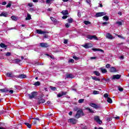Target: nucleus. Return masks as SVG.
Wrapping results in <instances>:
<instances>
[{
	"instance_id": "79ce46f5",
	"label": "nucleus",
	"mask_w": 129,
	"mask_h": 129,
	"mask_svg": "<svg viewBox=\"0 0 129 129\" xmlns=\"http://www.w3.org/2000/svg\"><path fill=\"white\" fill-rule=\"evenodd\" d=\"M50 89L51 90H53V91H55V90H56V87H52V86H51V87H50Z\"/></svg>"
},
{
	"instance_id": "bb28decb",
	"label": "nucleus",
	"mask_w": 129,
	"mask_h": 129,
	"mask_svg": "<svg viewBox=\"0 0 129 129\" xmlns=\"http://www.w3.org/2000/svg\"><path fill=\"white\" fill-rule=\"evenodd\" d=\"M8 16V14L6 12H3L0 14V17H7Z\"/></svg>"
},
{
	"instance_id": "0eeeda50",
	"label": "nucleus",
	"mask_w": 129,
	"mask_h": 129,
	"mask_svg": "<svg viewBox=\"0 0 129 129\" xmlns=\"http://www.w3.org/2000/svg\"><path fill=\"white\" fill-rule=\"evenodd\" d=\"M37 34H39V35H44L45 34H47L48 33L47 31H43L41 29H37L36 30Z\"/></svg>"
},
{
	"instance_id": "393cba45",
	"label": "nucleus",
	"mask_w": 129,
	"mask_h": 129,
	"mask_svg": "<svg viewBox=\"0 0 129 129\" xmlns=\"http://www.w3.org/2000/svg\"><path fill=\"white\" fill-rule=\"evenodd\" d=\"M21 59H19V58H16L14 60H13V62L14 63H20V62H21Z\"/></svg>"
},
{
	"instance_id": "6e6552de",
	"label": "nucleus",
	"mask_w": 129,
	"mask_h": 129,
	"mask_svg": "<svg viewBox=\"0 0 129 129\" xmlns=\"http://www.w3.org/2000/svg\"><path fill=\"white\" fill-rule=\"evenodd\" d=\"M106 38H107V39H109V40H112L114 39V37H113V36H112L111 34L109 33H106Z\"/></svg>"
},
{
	"instance_id": "7c9ffc66",
	"label": "nucleus",
	"mask_w": 129,
	"mask_h": 129,
	"mask_svg": "<svg viewBox=\"0 0 129 129\" xmlns=\"http://www.w3.org/2000/svg\"><path fill=\"white\" fill-rule=\"evenodd\" d=\"M94 74L96 75V76H100V73L98 71H94Z\"/></svg>"
},
{
	"instance_id": "338daca9",
	"label": "nucleus",
	"mask_w": 129,
	"mask_h": 129,
	"mask_svg": "<svg viewBox=\"0 0 129 129\" xmlns=\"http://www.w3.org/2000/svg\"><path fill=\"white\" fill-rule=\"evenodd\" d=\"M94 129H103V128H102V127L97 128V127H95Z\"/></svg>"
},
{
	"instance_id": "bf43d9fd",
	"label": "nucleus",
	"mask_w": 129,
	"mask_h": 129,
	"mask_svg": "<svg viewBox=\"0 0 129 129\" xmlns=\"http://www.w3.org/2000/svg\"><path fill=\"white\" fill-rule=\"evenodd\" d=\"M2 6H6L7 5V2H3L2 3Z\"/></svg>"
},
{
	"instance_id": "0e129e2a",
	"label": "nucleus",
	"mask_w": 129,
	"mask_h": 129,
	"mask_svg": "<svg viewBox=\"0 0 129 129\" xmlns=\"http://www.w3.org/2000/svg\"><path fill=\"white\" fill-rule=\"evenodd\" d=\"M110 67V65L109 64H107L106 65V68H109Z\"/></svg>"
},
{
	"instance_id": "2eb2a0df",
	"label": "nucleus",
	"mask_w": 129,
	"mask_h": 129,
	"mask_svg": "<svg viewBox=\"0 0 129 129\" xmlns=\"http://www.w3.org/2000/svg\"><path fill=\"white\" fill-rule=\"evenodd\" d=\"M121 76L120 75H114L113 76L112 79H119Z\"/></svg>"
},
{
	"instance_id": "b1692460",
	"label": "nucleus",
	"mask_w": 129,
	"mask_h": 129,
	"mask_svg": "<svg viewBox=\"0 0 129 129\" xmlns=\"http://www.w3.org/2000/svg\"><path fill=\"white\" fill-rule=\"evenodd\" d=\"M77 113H78V114H79L81 115H84L83 111H82V109H80V110H78Z\"/></svg>"
},
{
	"instance_id": "f8f14e48",
	"label": "nucleus",
	"mask_w": 129,
	"mask_h": 129,
	"mask_svg": "<svg viewBox=\"0 0 129 129\" xmlns=\"http://www.w3.org/2000/svg\"><path fill=\"white\" fill-rule=\"evenodd\" d=\"M66 94H67V92H61L57 94V97H61V96H63V95H66Z\"/></svg>"
},
{
	"instance_id": "4d7b16f0",
	"label": "nucleus",
	"mask_w": 129,
	"mask_h": 129,
	"mask_svg": "<svg viewBox=\"0 0 129 129\" xmlns=\"http://www.w3.org/2000/svg\"><path fill=\"white\" fill-rule=\"evenodd\" d=\"M6 56H11V55H12V53H11V52H7L6 54Z\"/></svg>"
},
{
	"instance_id": "09e8293b",
	"label": "nucleus",
	"mask_w": 129,
	"mask_h": 129,
	"mask_svg": "<svg viewBox=\"0 0 129 129\" xmlns=\"http://www.w3.org/2000/svg\"><path fill=\"white\" fill-rule=\"evenodd\" d=\"M118 89L119 91H123V88H122L120 87H118Z\"/></svg>"
},
{
	"instance_id": "5701e85b",
	"label": "nucleus",
	"mask_w": 129,
	"mask_h": 129,
	"mask_svg": "<svg viewBox=\"0 0 129 129\" xmlns=\"http://www.w3.org/2000/svg\"><path fill=\"white\" fill-rule=\"evenodd\" d=\"M92 79H93V80H95V81H100V79L96 77H92Z\"/></svg>"
},
{
	"instance_id": "72a5a7b5",
	"label": "nucleus",
	"mask_w": 129,
	"mask_h": 129,
	"mask_svg": "<svg viewBox=\"0 0 129 129\" xmlns=\"http://www.w3.org/2000/svg\"><path fill=\"white\" fill-rule=\"evenodd\" d=\"M41 85V83H40V82L39 81H37L34 83V85L35 86H39V85Z\"/></svg>"
},
{
	"instance_id": "f704fd0d",
	"label": "nucleus",
	"mask_w": 129,
	"mask_h": 129,
	"mask_svg": "<svg viewBox=\"0 0 129 129\" xmlns=\"http://www.w3.org/2000/svg\"><path fill=\"white\" fill-rule=\"evenodd\" d=\"M73 77H74V76H73V75L71 74L67 75V78H73Z\"/></svg>"
},
{
	"instance_id": "4c0bfd02",
	"label": "nucleus",
	"mask_w": 129,
	"mask_h": 129,
	"mask_svg": "<svg viewBox=\"0 0 129 129\" xmlns=\"http://www.w3.org/2000/svg\"><path fill=\"white\" fill-rule=\"evenodd\" d=\"M79 103H83L84 102V99H81L78 101Z\"/></svg>"
},
{
	"instance_id": "c85d7f7f",
	"label": "nucleus",
	"mask_w": 129,
	"mask_h": 129,
	"mask_svg": "<svg viewBox=\"0 0 129 129\" xmlns=\"http://www.w3.org/2000/svg\"><path fill=\"white\" fill-rule=\"evenodd\" d=\"M107 101L109 103H112V99H111V98H110L109 97L107 98Z\"/></svg>"
},
{
	"instance_id": "13d9d810",
	"label": "nucleus",
	"mask_w": 129,
	"mask_h": 129,
	"mask_svg": "<svg viewBox=\"0 0 129 129\" xmlns=\"http://www.w3.org/2000/svg\"><path fill=\"white\" fill-rule=\"evenodd\" d=\"M70 27V24H69V23H67L66 24V28H69Z\"/></svg>"
},
{
	"instance_id": "603ef678",
	"label": "nucleus",
	"mask_w": 129,
	"mask_h": 129,
	"mask_svg": "<svg viewBox=\"0 0 129 129\" xmlns=\"http://www.w3.org/2000/svg\"><path fill=\"white\" fill-rule=\"evenodd\" d=\"M104 97L105 98H108V94L107 93L104 94Z\"/></svg>"
},
{
	"instance_id": "412c9836",
	"label": "nucleus",
	"mask_w": 129,
	"mask_h": 129,
	"mask_svg": "<svg viewBox=\"0 0 129 129\" xmlns=\"http://www.w3.org/2000/svg\"><path fill=\"white\" fill-rule=\"evenodd\" d=\"M87 110H88L90 113H94V111L92 110V109H91L89 107H87L86 108Z\"/></svg>"
},
{
	"instance_id": "5fc2aeb1",
	"label": "nucleus",
	"mask_w": 129,
	"mask_h": 129,
	"mask_svg": "<svg viewBox=\"0 0 129 129\" xmlns=\"http://www.w3.org/2000/svg\"><path fill=\"white\" fill-rule=\"evenodd\" d=\"M68 18V16L67 15H64L62 17V18L63 19V20H65V19H67Z\"/></svg>"
},
{
	"instance_id": "a18cd8bd",
	"label": "nucleus",
	"mask_w": 129,
	"mask_h": 129,
	"mask_svg": "<svg viewBox=\"0 0 129 129\" xmlns=\"http://www.w3.org/2000/svg\"><path fill=\"white\" fill-rule=\"evenodd\" d=\"M81 115H80L79 114H78V112H77L76 114V118H79V117H80Z\"/></svg>"
},
{
	"instance_id": "6e6d98bb",
	"label": "nucleus",
	"mask_w": 129,
	"mask_h": 129,
	"mask_svg": "<svg viewBox=\"0 0 129 129\" xmlns=\"http://www.w3.org/2000/svg\"><path fill=\"white\" fill-rule=\"evenodd\" d=\"M86 3H87V4H89V5H90V4H91V0H86Z\"/></svg>"
},
{
	"instance_id": "6ab92c4d",
	"label": "nucleus",
	"mask_w": 129,
	"mask_h": 129,
	"mask_svg": "<svg viewBox=\"0 0 129 129\" xmlns=\"http://www.w3.org/2000/svg\"><path fill=\"white\" fill-rule=\"evenodd\" d=\"M0 91L1 92H9V89H8L7 88H5L4 89H0Z\"/></svg>"
},
{
	"instance_id": "052dcab7",
	"label": "nucleus",
	"mask_w": 129,
	"mask_h": 129,
	"mask_svg": "<svg viewBox=\"0 0 129 129\" xmlns=\"http://www.w3.org/2000/svg\"><path fill=\"white\" fill-rule=\"evenodd\" d=\"M30 12H34L35 11V9H34V8H30L29 9Z\"/></svg>"
},
{
	"instance_id": "a878e982",
	"label": "nucleus",
	"mask_w": 129,
	"mask_h": 129,
	"mask_svg": "<svg viewBox=\"0 0 129 129\" xmlns=\"http://www.w3.org/2000/svg\"><path fill=\"white\" fill-rule=\"evenodd\" d=\"M0 47L1 48H7V47H8V45L5 44V43H2L0 44Z\"/></svg>"
},
{
	"instance_id": "de8ad7c7",
	"label": "nucleus",
	"mask_w": 129,
	"mask_h": 129,
	"mask_svg": "<svg viewBox=\"0 0 129 129\" xmlns=\"http://www.w3.org/2000/svg\"><path fill=\"white\" fill-rule=\"evenodd\" d=\"M98 93H99V92L96 90L93 91V94H98Z\"/></svg>"
},
{
	"instance_id": "69168bd1",
	"label": "nucleus",
	"mask_w": 129,
	"mask_h": 129,
	"mask_svg": "<svg viewBox=\"0 0 129 129\" xmlns=\"http://www.w3.org/2000/svg\"><path fill=\"white\" fill-rule=\"evenodd\" d=\"M90 59L91 60H93V59H96V57H91Z\"/></svg>"
},
{
	"instance_id": "864d4df0",
	"label": "nucleus",
	"mask_w": 129,
	"mask_h": 129,
	"mask_svg": "<svg viewBox=\"0 0 129 129\" xmlns=\"http://www.w3.org/2000/svg\"><path fill=\"white\" fill-rule=\"evenodd\" d=\"M8 92L10 93V94H13V93H14V90H9Z\"/></svg>"
},
{
	"instance_id": "49530a36",
	"label": "nucleus",
	"mask_w": 129,
	"mask_h": 129,
	"mask_svg": "<svg viewBox=\"0 0 129 129\" xmlns=\"http://www.w3.org/2000/svg\"><path fill=\"white\" fill-rule=\"evenodd\" d=\"M26 20H31V16L28 14L27 17L26 18Z\"/></svg>"
},
{
	"instance_id": "37998d69",
	"label": "nucleus",
	"mask_w": 129,
	"mask_h": 129,
	"mask_svg": "<svg viewBox=\"0 0 129 129\" xmlns=\"http://www.w3.org/2000/svg\"><path fill=\"white\" fill-rule=\"evenodd\" d=\"M46 4H51L52 2H54V0H46Z\"/></svg>"
},
{
	"instance_id": "1a4fd4ad",
	"label": "nucleus",
	"mask_w": 129,
	"mask_h": 129,
	"mask_svg": "<svg viewBox=\"0 0 129 129\" xmlns=\"http://www.w3.org/2000/svg\"><path fill=\"white\" fill-rule=\"evenodd\" d=\"M40 46L41 47V48H47L49 47V45L48 43L42 42L40 43Z\"/></svg>"
},
{
	"instance_id": "c9c22d12",
	"label": "nucleus",
	"mask_w": 129,
	"mask_h": 129,
	"mask_svg": "<svg viewBox=\"0 0 129 129\" xmlns=\"http://www.w3.org/2000/svg\"><path fill=\"white\" fill-rule=\"evenodd\" d=\"M84 23L85 24V25H90V24H91V23L88 21H85L84 22Z\"/></svg>"
},
{
	"instance_id": "ea45409f",
	"label": "nucleus",
	"mask_w": 129,
	"mask_h": 129,
	"mask_svg": "<svg viewBox=\"0 0 129 129\" xmlns=\"http://www.w3.org/2000/svg\"><path fill=\"white\" fill-rule=\"evenodd\" d=\"M28 7H29V8H32V7H34V5L32 3H28Z\"/></svg>"
},
{
	"instance_id": "f3484780",
	"label": "nucleus",
	"mask_w": 129,
	"mask_h": 129,
	"mask_svg": "<svg viewBox=\"0 0 129 129\" xmlns=\"http://www.w3.org/2000/svg\"><path fill=\"white\" fill-rule=\"evenodd\" d=\"M6 75H7V77H12V78H13V77H15V76L13 74V73H12V72L8 73L6 74Z\"/></svg>"
},
{
	"instance_id": "f257e3e1",
	"label": "nucleus",
	"mask_w": 129,
	"mask_h": 129,
	"mask_svg": "<svg viewBox=\"0 0 129 129\" xmlns=\"http://www.w3.org/2000/svg\"><path fill=\"white\" fill-rule=\"evenodd\" d=\"M38 95V92H32L31 94L28 95L30 99H33V98H35Z\"/></svg>"
},
{
	"instance_id": "9d476101",
	"label": "nucleus",
	"mask_w": 129,
	"mask_h": 129,
	"mask_svg": "<svg viewBox=\"0 0 129 129\" xmlns=\"http://www.w3.org/2000/svg\"><path fill=\"white\" fill-rule=\"evenodd\" d=\"M83 47H84L86 49H88V48H91V47H92V45L90 43H86L85 45H83Z\"/></svg>"
},
{
	"instance_id": "a211bd4d",
	"label": "nucleus",
	"mask_w": 129,
	"mask_h": 129,
	"mask_svg": "<svg viewBox=\"0 0 129 129\" xmlns=\"http://www.w3.org/2000/svg\"><path fill=\"white\" fill-rule=\"evenodd\" d=\"M100 70L101 71L102 73H107V70L106 69L103 68H101L100 69Z\"/></svg>"
},
{
	"instance_id": "dca6fc26",
	"label": "nucleus",
	"mask_w": 129,
	"mask_h": 129,
	"mask_svg": "<svg viewBox=\"0 0 129 129\" xmlns=\"http://www.w3.org/2000/svg\"><path fill=\"white\" fill-rule=\"evenodd\" d=\"M92 50L94 51V52L96 51H100V52H102V53H104V51L101 49L99 48H92Z\"/></svg>"
},
{
	"instance_id": "3c124183",
	"label": "nucleus",
	"mask_w": 129,
	"mask_h": 129,
	"mask_svg": "<svg viewBox=\"0 0 129 129\" xmlns=\"http://www.w3.org/2000/svg\"><path fill=\"white\" fill-rule=\"evenodd\" d=\"M69 63H74V59H71L69 60Z\"/></svg>"
},
{
	"instance_id": "9b49d317",
	"label": "nucleus",
	"mask_w": 129,
	"mask_h": 129,
	"mask_svg": "<svg viewBox=\"0 0 129 129\" xmlns=\"http://www.w3.org/2000/svg\"><path fill=\"white\" fill-rule=\"evenodd\" d=\"M16 77H17V78H20V79H24V78H26L27 76L25 75L21 74L18 76H16Z\"/></svg>"
},
{
	"instance_id": "2f4dec72",
	"label": "nucleus",
	"mask_w": 129,
	"mask_h": 129,
	"mask_svg": "<svg viewBox=\"0 0 129 129\" xmlns=\"http://www.w3.org/2000/svg\"><path fill=\"white\" fill-rule=\"evenodd\" d=\"M26 125H27V126L29 128H31V127H32V124L29 123H24Z\"/></svg>"
},
{
	"instance_id": "774afa93",
	"label": "nucleus",
	"mask_w": 129,
	"mask_h": 129,
	"mask_svg": "<svg viewBox=\"0 0 129 129\" xmlns=\"http://www.w3.org/2000/svg\"><path fill=\"white\" fill-rule=\"evenodd\" d=\"M33 3H38V0H32Z\"/></svg>"
},
{
	"instance_id": "4468645a",
	"label": "nucleus",
	"mask_w": 129,
	"mask_h": 129,
	"mask_svg": "<svg viewBox=\"0 0 129 129\" xmlns=\"http://www.w3.org/2000/svg\"><path fill=\"white\" fill-rule=\"evenodd\" d=\"M110 72L114 73V72H117V70H116V69L114 67H112L109 69Z\"/></svg>"
},
{
	"instance_id": "ddd939ff",
	"label": "nucleus",
	"mask_w": 129,
	"mask_h": 129,
	"mask_svg": "<svg viewBox=\"0 0 129 129\" xmlns=\"http://www.w3.org/2000/svg\"><path fill=\"white\" fill-rule=\"evenodd\" d=\"M69 121L71 122V123H76L77 122V120L75 119V118H70L69 119Z\"/></svg>"
},
{
	"instance_id": "cd10ccee",
	"label": "nucleus",
	"mask_w": 129,
	"mask_h": 129,
	"mask_svg": "<svg viewBox=\"0 0 129 129\" xmlns=\"http://www.w3.org/2000/svg\"><path fill=\"white\" fill-rule=\"evenodd\" d=\"M103 21H107L108 20H109V18H108L107 16H105L103 17Z\"/></svg>"
},
{
	"instance_id": "f03ea898",
	"label": "nucleus",
	"mask_w": 129,
	"mask_h": 129,
	"mask_svg": "<svg viewBox=\"0 0 129 129\" xmlns=\"http://www.w3.org/2000/svg\"><path fill=\"white\" fill-rule=\"evenodd\" d=\"M44 96V95H40L38 96V103L39 104H41V103H44L45 102V99H43V97Z\"/></svg>"
},
{
	"instance_id": "20e7f679",
	"label": "nucleus",
	"mask_w": 129,
	"mask_h": 129,
	"mask_svg": "<svg viewBox=\"0 0 129 129\" xmlns=\"http://www.w3.org/2000/svg\"><path fill=\"white\" fill-rule=\"evenodd\" d=\"M90 106H91L92 107H93V108H95V109H98L99 108V105H97L94 103H90L89 104Z\"/></svg>"
},
{
	"instance_id": "58836bf2",
	"label": "nucleus",
	"mask_w": 129,
	"mask_h": 129,
	"mask_svg": "<svg viewBox=\"0 0 129 129\" xmlns=\"http://www.w3.org/2000/svg\"><path fill=\"white\" fill-rule=\"evenodd\" d=\"M12 7V3L10 2L6 6V8H11Z\"/></svg>"
},
{
	"instance_id": "e433bc0d",
	"label": "nucleus",
	"mask_w": 129,
	"mask_h": 129,
	"mask_svg": "<svg viewBox=\"0 0 129 129\" xmlns=\"http://www.w3.org/2000/svg\"><path fill=\"white\" fill-rule=\"evenodd\" d=\"M50 19L53 22V23H56V22H57V20L54 18V17H50Z\"/></svg>"
},
{
	"instance_id": "8fccbe9b",
	"label": "nucleus",
	"mask_w": 129,
	"mask_h": 129,
	"mask_svg": "<svg viewBox=\"0 0 129 129\" xmlns=\"http://www.w3.org/2000/svg\"><path fill=\"white\" fill-rule=\"evenodd\" d=\"M73 58L75 59V60H76V61H77V60H79V57H78L76 56H74Z\"/></svg>"
},
{
	"instance_id": "680f3d73",
	"label": "nucleus",
	"mask_w": 129,
	"mask_h": 129,
	"mask_svg": "<svg viewBox=\"0 0 129 129\" xmlns=\"http://www.w3.org/2000/svg\"><path fill=\"white\" fill-rule=\"evenodd\" d=\"M64 44H67L68 43V40L65 39L63 42Z\"/></svg>"
},
{
	"instance_id": "c03bdc74",
	"label": "nucleus",
	"mask_w": 129,
	"mask_h": 129,
	"mask_svg": "<svg viewBox=\"0 0 129 129\" xmlns=\"http://www.w3.org/2000/svg\"><path fill=\"white\" fill-rule=\"evenodd\" d=\"M108 24H109V22H105L103 23L102 24V25L103 26H107V25H108Z\"/></svg>"
},
{
	"instance_id": "39448f33",
	"label": "nucleus",
	"mask_w": 129,
	"mask_h": 129,
	"mask_svg": "<svg viewBox=\"0 0 129 129\" xmlns=\"http://www.w3.org/2000/svg\"><path fill=\"white\" fill-rule=\"evenodd\" d=\"M105 15H106V13H105V12H99L96 14L95 17L96 18H99V17L105 16Z\"/></svg>"
},
{
	"instance_id": "a19ab883",
	"label": "nucleus",
	"mask_w": 129,
	"mask_h": 129,
	"mask_svg": "<svg viewBox=\"0 0 129 129\" xmlns=\"http://www.w3.org/2000/svg\"><path fill=\"white\" fill-rule=\"evenodd\" d=\"M116 24L118 25V26H121V25H122V23L120 21H118L116 22Z\"/></svg>"
},
{
	"instance_id": "c756f323",
	"label": "nucleus",
	"mask_w": 129,
	"mask_h": 129,
	"mask_svg": "<svg viewBox=\"0 0 129 129\" xmlns=\"http://www.w3.org/2000/svg\"><path fill=\"white\" fill-rule=\"evenodd\" d=\"M68 22L70 24H72V23H73V19H72L71 18H70V19H68Z\"/></svg>"
},
{
	"instance_id": "e2e57ef3",
	"label": "nucleus",
	"mask_w": 129,
	"mask_h": 129,
	"mask_svg": "<svg viewBox=\"0 0 129 129\" xmlns=\"http://www.w3.org/2000/svg\"><path fill=\"white\" fill-rule=\"evenodd\" d=\"M78 16L80 18L81 17V13L80 12L78 13Z\"/></svg>"
},
{
	"instance_id": "4be33fe9",
	"label": "nucleus",
	"mask_w": 129,
	"mask_h": 129,
	"mask_svg": "<svg viewBox=\"0 0 129 129\" xmlns=\"http://www.w3.org/2000/svg\"><path fill=\"white\" fill-rule=\"evenodd\" d=\"M87 110H88L90 113H94V111L92 110V109H91L89 107H87L86 108Z\"/></svg>"
},
{
	"instance_id": "423d86ee",
	"label": "nucleus",
	"mask_w": 129,
	"mask_h": 129,
	"mask_svg": "<svg viewBox=\"0 0 129 129\" xmlns=\"http://www.w3.org/2000/svg\"><path fill=\"white\" fill-rule=\"evenodd\" d=\"M95 120L98 123H99V124H101V123H102V121L100 120V119L99 118V116H95L94 117Z\"/></svg>"
},
{
	"instance_id": "aec40b11",
	"label": "nucleus",
	"mask_w": 129,
	"mask_h": 129,
	"mask_svg": "<svg viewBox=\"0 0 129 129\" xmlns=\"http://www.w3.org/2000/svg\"><path fill=\"white\" fill-rule=\"evenodd\" d=\"M61 14L63 16H66V15H68L69 13H68V10H63L61 12Z\"/></svg>"
},
{
	"instance_id": "7ed1b4c3",
	"label": "nucleus",
	"mask_w": 129,
	"mask_h": 129,
	"mask_svg": "<svg viewBox=\"0 0 129 129\" xmlns=\"http://www.w3.org/2000/svg\"><path fill=\"white\" fill-rule=\"evenodd\" d=\"M87 39H89V40H96V41H98V38H97V37H96L95 35H87Z\"/></svg>"
},
{
	"instance_id": "473e14b6",
	"label": "nucleus",
	"mask_w": 129,
	"mask_h": 129,
	"mask_svg": "<svg viewBox=\"0 0 129 129\" xmlns=\"http://www.w3.org/2000/svg\"><path fill=\"white\" fill-rule=\"evenodd\" d=\"M11 19L13 21H17L18 20V18L16 16H12L11 17Z\"/></svg>"
}]
</instances>
